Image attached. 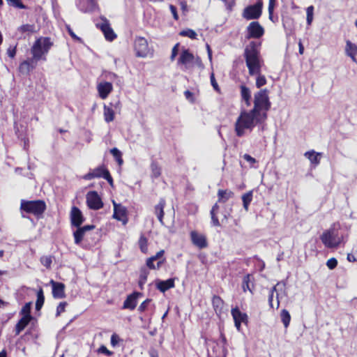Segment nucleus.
Instances as JSON below:
<instances>
[{"instance_id":"obj_1","label":"nucleus","mask_w":357,"mask_h":357,"mask_svg":"<svg viewBox=\"0 0 357 357\" xmlns=\"http://www.w3.org/2000/svg\"><path fill=\"white\" fill-rule=\"evenodd\" d=\"M268 91L261 89L255 93L254 107L250 110L242 111L235 123V132L238 137H243L245 130L252 131L256 123L264 121L267 118L266 112L270 109Z\"/></svg>"},{"instance_id":"obj_2","label":"nucleus","mask_w":357,"mask_h":357,"mask_svg":"<svg viewBox=\"0 0 357 357\" xmlns=\"http://www.w3.org/2000/svg\"><path fill=\"white\" fill-rule=\"evenodd\" d=\"M260 46L261 43L251 41L244 50L243 56L251 76L259 74L261 71Z\"/></svg>"},{"instance_id":"obj_3","label":"nucleus","mask_w":357,"mask_h":357,"mask_svg":"<svg viewBox=\"0 0 357 357\" xmlns=\"http://www.w3.org/2000/svg\"><path fill=\"white\" fill-rule=\"evenodd\" d=\"M177 66L181 67L183 70L192 69L194 66H197L200 70L204 68L201 58L199 56H194L189 49L183 47L177 60Z\"/></svg>"},{"instance_id":"obj_4","label":"nucleus","mask_w":357,"mask_h":357,"mask_svg":"<svg viewBox=\"0 0 357 357\" xmlns=\"http://www.w3.org/2000/svg\"><path fill=\"white\" fill-rule=\"evenodd\" d=\"M52 43L50 38H40L37 39L31 47V52L33 55L31 58L36 63L40 60H46L45 54H47Z\"/></svg>"},{"instance_id":"obj_5","label":"nucleus","mask_w":357,"mask_h":357,"mask_svg":"<svg viewBox=\"0 0 357 357\" xmlns=\"http://www.w3.org/2000/svg\"><path fill=\"white\" fill-rule=\"evenodd\" d=\"M20 208L35 215H41L46 209V204L43 200L26 201L22 200Z\"/></svg>"},{"instance_id":"obj_6","label":"nucleus","mask_w":357,"mask_h":357,"mask_svg":"<svg viewBox=\"0 0 357 357\" xmlns=\"http://www.w3.org/2000/svg\"><path fill=\"white\" fill-rule=\"evenodd\" d=\"M320 238L324 245L329 248H337L341 241L337 231L333 228L324 231Z\"/></svg>"},{"instance_id":"obj_7","label":"nucleus","mask_w":357,"mask_h":357,"mask_svg":"<svg viewBox=\"0 0 357 357\" xmlns=\"http://www.w3.org/2000/svg\"><path fill=\"white\" fill-rule=\"evenodd\" d=\"M262 8V0H257L255 4L250 5L244 8L242 15L248 20H257L261 15Z\"/></svg>"},{"instance_id":"obj_8","label":"nucleus","mask_w":357,"mask_h":357,"mask_svg":"<svg viewBox=\"0 0 357 357\" xmlns=\"http://www.w3.org/2000/svg\"><path fill=\"white\" fill-rule=\"evenodd\" d=\"M100 20V22L96 24V26L101 30L107 40H114L116 35L112 29L109 20L105 16H101Z\"/></svg>"},{"instance_id":"obj_9","label":"nucleus","mask_w":357,"mask_h":357,"mask_svg":"<svg viewBox=\"0 0 357 357\" xmlns=\"http://www.w3.org/2000/svg\"><path fill=\"white\" fill-rule=\"evenodd\" d=\"M246 31L245 38L247 39H258L264 34V29L257 21L250 22L246 29Z\"/></svg>"},{"instance_id":"obj_10","label":"nucleus","mask_w":357,"mask_h":357,"mask_svg":"<svg viewBox=\"0 0 357 357\" xmlns=\"http://www.w3.org/2000/svg\"><path fill=\"white\" fill-rule=\"evenodd\" d=\"M87 206L92 210H99L103 207L101 197L96 191H89L86 195Z\"/></svg>"},{"instance_id":"obj_11","label":"nucleus","mask_w":357,"mask_h":357,"mask_svg":"<svg viewBox=\"0 0 357 357\" xmlns=\"http://www.w3.org/2000/svg\"><path fill=\"white\" fill-rule=\"evenodd\" d=\"M134 49L138 57H146L149 52L147 40L143 37H137L135 39Z\"/></svg>"},{"instance_id":"obj_12","label":"nucleus","mask_w":357,"mask_h":357,"mask_svg":"<svg viewBox=\"0 0 357 357\" xmlns=\"http://www.w3.org/2000/svg\"><path fill=\"white\" fill-rule=\"evenodd\" d=\"M114 204V214L113 218L122 222L123 225L128 223V219L127 218V209L125 206L120 204H116L113 201Z\"/></svg>"},{"instance_id":"obj_13","label":"nucleus","mask_w":357,"mask_h":357,"mask_svg":"<svg viewBox=\"0 0 357 357\" xmlns=\"http://www.w3.org/2000/svg\"><path fill=\"white\" fill-rule=\"evenodd\" d=\"M76 6L83 13H91L98 8L97 0H78Z\"/></svg>"},{"instance_id":"obj_14","label":"nucleus","mask_w":357,"mask_h":357,"mask_svg":"<svg viewBox=\"0 0 357 357\" xmlns=\"http://www.w3.org/2000/svg\"><path fill=\"white\" fill-rule=\"evenodd\" d=\"M85 220L80 209L77 206H73L70 211V222L73 227H79Z\"/></svg>"},{"instance_id":"obj_15","label":"nucleus","mask_w":357,"mask_h":357,"mask_svg":"<svg viewBox=\"0 0 357 357\" xmlns=\"http://www.w3.org/2000/svg\"><path fill=\"white\" fill-rule=\"evenodd\" d=\"M190 238L192 244L199 249L205 248L208 245L206 236L196 231L190 232Z\"/></svg>"},{"instance_id":"obj_16","label":"nucleus","mask_w":357,"mask_h":357,"mask_svg":"<svg viewBox=\"0 0 357 357\" xmlns=\"http://www.w3.org/2000/svg\"><path fill=\"white\" fill-rule=\"evenodd\" d=\"M142 296V293L137 291L128 295L123 302V308L133 310L137 306L138 298Z\"/></svg>"},{"instance_id":"obj_17","label":"nucleus","mask_w":357,"mask_h":357,"mask_svg":"<svg viewBox=\"0 0 357 357\" xmlns=\"http://www.w3.org/2000/svg\"><path fill=\"white\" fill-rule=\"evenodd\" d=\"M112 84L109 82H100L97 86V90L101 99H106L112 91Z\"/></svg>"},{"instance_id":"obj_18","label":"nucleus","mask_w":357,"mask_h":357,"mask_svg":"<svg viewBox=\"0 0 357 357\" xmlns=\"http://www.w3.org/2000/svg\"><path fill=\"white\" fill-rule=\"evenodd\" d=\"M50 283L52 287V296L54 298H63L66 296L64 289L65 285L61 282L51 280Z\"/></svg>"},{"instance_id":"obj_19","label":"nucleus","mask_w":357,"mask_h":357,"mask_svg":"<svg viewBox=\"0 0 357 357\" xmlns=\"http://www.w3.org/2000/svg\"><path fill=\"white\" fill-rule=\"evenodd\" d=\"M107 169L103 166H99L93 169H90L89 173L83 176V178L86 181L93 179L95 178H102L105 174V172Z\"/></svg>"},{"instance_id":"obj_20","label":"nucleus","mask_w":357,"mask_h":357,"mask_svg":"<svg viewBox=\"0 0 357 357\" xmlns=\"http://www.w3.org/2000/svg\"><path fill=\"white\" fill-rule=\"evenodd\" d=\"M37 65V63L32 59L24 61L19 66V70L20 73L23 75H29V73L33 70Z\"/></svg>"},{"instance_id":"obj_21","label":"nucleus","mask_w":357,"mask_h":357,"mask_svg":"<svg viewBox=\"0 0 357 357\" xmlns=\"http://www.w3.org/2000/svg\"><path fill=\"white\" fill-rule=\"evenodd\" d=\"M156 288L161 292L165 293L166 291L174 287V279L169 278L166 280H158L155 282Z\"/></svg>"},{"instance_id":"obj_22","label":"nucleus","mask_w":357,"mask_h":357,"mask_svg":"<svg viewBox=\"0 0 357 357\" xmlns=\"http://www.w3.org/2000/svg\"><path fill=\"white\" fill-rule=\"evenodd\" d=\"M166 202L165 199L161 198L159 201V203L155 206L154 213L156 215L158 220L162 225H164L163 217H164V208L165 206Z\"/></svg>"},{"instance_id":"obj_23","label":"nucleus","mask_w":357,"mask_h":357,"mask_svg":"<svg viewBox=\"0 0 357 357\" xmlns=\"http://www.w3.org/2000/svg\"><path fill=\"white\" fill-rule=\"evenodd\" d=\"M345 53L354 62H356L357 45L356 44L351 43L350 40H347Z\"/></svg>"},{"instance_id":"obj_24","label":"nucleus","mask_w":357,"mask_h":357,"mask_svg":"<svg viewBox=\"0 0 357 357\" xmlns=\"http://www.w3.org/2000/svg\"><path fill=\"white\" fill-rule=\"evenodd\" d=\"M241 96L243 100L245 101L246 106L251 105V92L245 85H241Z\"/></svg>"},{"instance_id":"obj_25","label":"nucleus","mask_w":357,"mask_h":357,"mask_svg":"<svg viewBox=\"0 0 357 357\" xmlns=\"http://www.w3.org/2000/svg\"><path fill=\"white\" fill-rule=\"evenodd\" d=\"M31 319L32 318L22 316V318L18 321L15 326V335H19L29 324Z\"/></svg>"},{"instance_id":"obj_26","label":"nucleus","mask_w":357,"mask_h":357,"mask_svg":"<svg viewBox=\"0 0 357 357\" xmlns=\"http://www.w3.org/2000/svg\"><path fill=\"white\" fill-rule=\"evenodd\" d=\"M304 155L312 164L317 165L320 162V153H317L313 150L305 152Z\"/></svg>"},{"instance_id":"obj_27","label":"nucleus","mask_w":357,"mask_h":357,"mask_svg":"<svg viewBox=\"0 0 357 357\" xmlns=\"http://www.w3.org/2000/svg\"><path fill=\"white\" fill-rule=\"evenodd\" d=\"M231 313L234 318V320H238L239 321L241 322H245L247 321V314L245 313L241 312L238 307L231 309Z\"/></svg>"},{"instance_id":"obj_28","label":"nucleus","mask_w":357,"mask_h":357,"mask_svg":"<svg viewBox=\"0 0 357 357\" xmlns=\"http://www.w3.org/2000/svg\"><path fill=\"white\" fill-rule=\"evenodd\" d=\"M218 202H225L234 196V192L228 190H219L218 192Z\"/></svg>"},{"instance_id":"obj_29","label":"nucleus","mask_w":357,"mask_h":357,"mask_svg":"<svg viewBox=\"0 0 357 357\" xmlns=\"http://www.w3.org/2000/svg\"><path fill=\"white\" fill-rule=\"evenodd\" d=\"M149 272L145 268L140 270L139 279L138 282L139 287L141 289H144V285L146 282Z\"/></svg>"},{"instance_id":"obj_30","label":"nucleus","mask_w":357,"mask_h":357,"mask_svg":"<svg viewBox=\"0 0 357 357\" xmlns=\"http://www.w3.org/2000/svg\"><path fill=\"white\" fill-rule=\"evenodd\" d=\"M45 302V296L43 294V290L42 288H40L39 290L37 291V300L36 302V310H40Z\"/></svg>"},{"instance_id":"obj_31","label":"nucleus","mask_w":357,"mask_h":357,"mask_svg":"<svg viewBox=\"0 0 357 357\" xmlns=\"http://www.w3.org/2000/svg\"><path fill=\"white\" fill-rule=\"evenodd\" d=\"M104 118L105 121L107 123H109L114 119V110L106 105H104Z\"/></svg>"},{"instance_id":"obj_32","label":"nucleus","mask_w":357,"mask_h":357,"mask_svg":"<svg viewBox=\"0 0 357 357\" xmlns=\"http://www.w3.org/2000/svg\"><path fill=\"white\" fill-rule=\"evenodd\" d=\"M285 287V282H279L276 284V285H275L271 289V291H270V294H273L276 291L278 292V291H282V289ZM276 298H277V304H276V309H278L280 306V301H279V294L278 293H277V295H276Z\"/></svg>"},{"instance_id":"obj_33","label":"nucleus","mask_w":357,"mask_h":357,"mask_svg":"<svg viewBox=\"0 0 357 357\" xmlns=\"http://www.w3.org/2000/svg\"><path fill=\"white\" fill-rule=\"evenodd\" d=\"M252 200V191H248V192L245 193L242 196V201H243V208L245 209V211L248 210L249 205L250 202Z\"/></svg>"},{"instance_id":"obj_34","label":"nucleus","mask_w":357,"mask_h":357,"mask_svg":"<svg viewBox=\"0 0 357 357\" xmlns=\"http://www.w3.org/2000/svg\"><path fill=\"white\" fill-rule=\"evenodd\" d=\"M77 229L73 232V236L75 239V243L79 245L83 239L85 233L82 230L80 226L76 227Z\"/></svg>"},{"instance_id":"obj_35","label":"nucleus","mask_w":357,"mask_h":357,"mask_svg":"<svg viewBox=\"0 0 357 357\" xmlns=\"http://www.w3.org/2000/svg\"><path fill=\"white\" fill-rule=\"evenodd\" d=\"M280 318L284 326L287 328L291 321V315L289 312L287 310L283 309L280 313Z\"/></svg>"},{"instance_id":"obj_36","label":"nucleus","mask_w":357,"mask_h":357,"mask_svg":"<svg viewBox=\"0 0 357 357\" xmlns=\"http://www.w3.org/2000/svg\"><path fill=\"white\" fill-rule=\"evenodd\" d=\"M110 153L114 156L119 165L121 166L123 163L121 152L117 148H113L110 150Z\"/></svg>"},{"instance_id":"obj_37","label":"nucleus","mask_w":357,"mask_h":357,"mask_svg":"<svg viewBox=\"0 0 357 357\" xmlns=\"http://www.w3.org/2000/svg\"><path fill=\"white\" fill-rule=\"evenodd\" d=\"M31 306H32L31 302L26 303L22 308V310L20 311V314L22 317L33 318L32 316L31 315Z\"/></svg>"},{"instance_id":"obj_38","label":"nucleus","mask_w":357,"mask_h":357,"mask_svg":"<svg viewBox=\"0 0 357 357\" xmlns=\"http://www.w3.org/2000/svg\"><path fill=\"white\" fill-rule=\"evenodd\" d=\"M251 280H252V276L250 274H248L243 277L242 288L244 291H246L247 290H248L251 293H252V289L250 287V283L251 282Z\"/></svg>"},{"instance_id":"obj_39","label":"nucleus","mask_w":357,"mask_h":357,"mask_svg":"<svg viewBox=\"0 0 357 357\" xmlns=\"http://www.w3.org/2000/svg\"><path fill=\"white\" fill-rule=\"evenodd\" d=\"M180 35L181 36L188 37L191 39H196L197 36V33L194 30L190 29H187L181 31L180 32Z\"/></svg>"},{"instance_id":"obj_40","label":"nucleus","mask_w":357,"mask_h":357,"mask_svg":"<svg viewBox=\"0 0 357 357\" xmlns=\"http://www.w3.org/2000/svg\"><path fill=\"white\" fill-rule=\"evenodd\" d=\"M151 168L152 172V176H153L154 178H158L160 176L161 169L156 162H153L151 163Z\"/></svg>"},{"instance_id":"obj_41","label":"nucleus","mask_w":357,"mask_h":357,"mask_svg":"<svg viewBox=\"0 0 357 357\" xmlns=\"http://www.w3.org/2000/svg\"><path fill=\"white\" fill-rule=\"evenodd\" d=\"M40 263L45 266L47 268H50L51 267V264L52 263V257L50 255L48 256H43L40 257Z\"/></svg>"},{"instance_id":"obj_42","label":"nucleus","mask_w":357,"mask_h":357,"mask_svg":"<svg viewBox=\"0 0 357 357\" xmlns=\"http://www.w3.org/2000/svg\"><path fill=\"white\" fill-rule=\"evenodd\" d=\"M164 250H160L154 256H152L151 258H153V261L158 260L157 262V268H159L162 264L163 263V260H160V259L164 255Z\"/></svg>"},{"instance_id":"obj_43","label":"nucleus","mask_w":357,"mask_h":357,"mask_svg":"<svg viewBox=\"0 0 357 357\" xmlns=\"http://www.w3.org/2000/svg\"><path fill=\"white\" fill-rule=\"evenodd\" d=\"M35 26L32 24H23L19 27V31L22 33H33L34 31Z\"/></svg>"},{"instance_id":"obj_44","label":"nucleus","mask_w":357,"mask_h":357,"mask_svg":"<svg viewBox=\"0 0 357 357\" xmlns=\"http://www.w3.org/2000/svg\"><path fill=\"white\" fill-rule=\"evenodd\" d=\"M8 3L17 8L24 9L26 6L21 2L20 0H6Z\"/></svg>"},{"instance_id":"obj_45","label":"nucleus","mask_w":357,"mask_h":357,"mask_svg":"<svg viewBox=\"0 0 357 357\" xmlns=\"http://www.w3.org/2000/svg\"><path fill=\"white\" fill-rule=\"evenodd\" d=\"M313 11H314V7L312 6H310L307 8L306 13H307V23L308 25H310L312 24V22L313 20Z\"/></svg>"},{"instance_id":"obj_46","label":"nucleus","mask_w":357,"mask_h":357,"mask_svg":"<svg viewBox=\"0 0 357 357\" xmlns=\"http://www.w3.org/2000/svg\"><path fill=\"white\" fill-rule=\"evenodd\" d=\"M257 75H258V76L256 79V86L257 88H261L262 86H264L266 84V79L265 76L261 75L259 73Z\"/></svg>"},{"instance_id":"obj_47","label":"nucleus","mask_w":357,"mask_h":357,"mask_svg":"<svg viewBox=\"0 0 357 357\" xmlns=\"http://www.w3.org/2000/svg\"><path fill=\"white\" fill-rule=\"evenodd\" d=\"M151 302V299H149V298L146 299L139 306L138 311L140 312H144L147 309V307Z\"/></svg>"},{"instance_id":"obj_48","label":"nucleus","mask_w":357,"mask_h":357,"mask_svg":"<svg viewBox=\"0 0 357 357\" xmlns=\"http://www.w3.org/2000/svg\"><path fill=\"white\" fill-rule=\"evenodd\" d=\"M337 260L334 257L329 259L326 262L327 267L331 270L334 269L337 266Z\"/></svg>"},{"instance_id":"obj_49","label":"nucleus","mask_w":357,"mask_h":357,"mask_svg":"<svg viewBox=\"0 0 357 357\" xmlns=\"http://www.w3.org/2000/svg\"><path fill=\"white\" fill-rule=\"evenodd\" d=\"M180 44L178 43H176L172 50V54L170 56V60L174 61L178 54V50H179Z\"/></svg>"},{"instance_id":"obj_50","label":"nucleus","mask_w":357,"mask_h":357,"mask_svg":"<svg viewBox=\"0 0 357 357\" xmlns=\"http://www.w3.org/2000/svg\"><path fill=\"white\" fill-rule=\"evenodd\" d=\"M66 305H67L66 302H61L59 304V305L57 306V308H56V317H59L61 312L65 311V308H66Z\"/></svg>"},{"instance_id":"obj_51","label":"nucleus","mask_w":357,"mask_h":357,"mask_svg":"<svg viewBox=\"0 0 357 357\" xmlns=\"http://www.w3.org/2000/svg\"><path fill=\"white\" fill-rule=\"evenodd\" d=\"M210 79H211V85L213 87L214 90L218 91V92H219L220 91V88L218 86V83H217V82L215 80L214 74L213 73L211 74Z\"/></svg>"},{"instance_id":"obj_52","label":"nucleus","mask_w":357,"mask_h":357,"mask_svg":"<svg viewBox=\"0 0 357 357\" xmlns=\"http://www.w3.org/2000/svg\"><path fill=\"white\" fill-rule=\"evenodd\" d=\"M98 352L105 354L107 356H110L113 354L111 351L108 350L107 348L104 345L100 347V348L98 349Z\"/></svg>"},{"instance_id":"obj_53","label":"nucleus","mask_w":357,"mask_h":357,"mask_svg":"<svg viewBox=\"0 0 357 357\" xmlns=\"http://www.w3.org/2000/svg\"><path fill=\"white\" fill-rule=\"evenodd\" d=\"M210 214H211V218L212 225L215 226V227H220V223L219 220L216 215L217 213H210Z\"/></svg>"},{"instance_id":"obj_54","label":"nucleus","mask_w":357,"mask_h":357,"mask_svg":"<svg viewBox=\"0 0 357 357\" xmlns=\"http://www.w3.org/2000/svg\"><path fill=\"white\" fill-rule=\"evenodd\" d=\"M103 178L107 181L109 184L112 187L113 186V178L110 175L109 172L107 170V172H105V174L103 175Z\"/></svg>"},{"instance_id":"obj_55","label":"nucleus","mask_w":357,"mask_h":357,"mask_svg":"<svg viewBox=\"0 0 357 357\" xmlns=\"http://www.w3.org/2000/svg\"><path fill=\"white\" fill-rule=\"evenodd\" d=\"M212 303L214 307H218L222 303V301L220 296H214L212 299Z\"/></svg>"},{"instance_id":"obj_56","label":"nucleus","mask_w":357,"mask_h":357,"mask_svg":"<svg viewBox=\"0 0 357 357\" xmlns=\"http://www.w3.org/2000/svg\"><path fill=\"white\" fill-rule=\"evenodd\" d=\"M243 157L247 162H250L252 165L257 162L256 159L250 155L249 154L245 153L243 155Z\"/></svg>"},{"instance_id":"obj_57","label":"nucleus","mask_w":357,"mask_h":357,"mask_svg":"<svg viewBox=\"0 0 357 357\" xmlns=\"http://www.w3.org/2000/svg\"><path fill=\"white\" fill-rule=\"evenodd\" d=\"M169 9H170V11H171L172 14L173 15L174 18L176 20H177L178 19V13H177V9H176V6H174L173 5H170L169 6Z\"/></svg>"},{"instance_id":"obj_58","label":"nucleus","mask_w":357,"mask_h":357,"mask_svg":"<svg viewBox=\"0 0 357 357\" xmlns=\"http://www.w3.org/2000/svg\"><path fill=\"white\" fill-rule=\"evenodd\" d=\"M119 341V338L116 334L112 335L110 342H111V344L113 347H115L118 344Z\"/></svg>"},{"instance_id":"obj_59","label":"nucleus","mask_w":357,"mask_h":357,"mask_svg":"<svg viewBox=\"0 0 357 357\" xmlns=\"http://www.w3.org/2000/svg\"><path fill=\"white\" fill-rule=\"evenodd\" d=\"M7 54L10 58H13L16 54V48L10 47L7 50Z\"/></svg>"},{"instance_id":"obj_60","label":"nucleus","mask_w":357,"mask_h":357,"mask_svg":"<svg viewBox=\"0 0 357 357\" xmlns=\"http://www.w3.org/2000/svg\"><path fill=\"white\" fill-rule=\"evenodd\" d=\"M155 261L153 260V258H149L146 260V266L151 268V269H155L157 267H155L154 262Z\"/></svg>"},{"instance_id":"obj_61","label":"nucleus","mask_w":357,"mask_h":357,"mask_svg":"<svg viewBox=\"0 0 357 357\" xmlns=\"http://www.w3.org/2000/svg\"><path fill=\"white\" fill-rule=\"evenodd\" d=\"M80 228L82 229V230L84 233H86L88 231H91V230L95 228V225H84L83 227H82L80 225Z\"/></svg>"},{"instance_id":"obj_62","label":"nucleus","mask_w":357,"mask_h":357,"mask_svg":"<svg viewBox=\"0 0 357 357\" xmlns=\"http://www.w3.org/2000/svg\"><path fill=\"white\" fill-rule=\"evenodd\" d=\"M275 3L276 0H269L268 10L271 12L273 11L275 6Z\"/></svg>"},{"instance_id":"obj_63","label":"nucleus","mask_w":357,"mask_h":357,"mask_svg":"<svg viewBox=\"0 0 357 357\" xmlns=\"http://www.w3.org/2000/svg\"><path fill=\"white\" fill-rule=\"evenodd\" d=\"M146 244V238L144 236H142L139 239V245L142 251H144V245Z\"/></svg>"},{"instance_id":"obj_64","label":"nucleus","mask_w":357,"mask_h":357,"mask_svg":"<svg viewBox=\"0 0 357 357\" xmlns=\"http://www.w3.org/2000/svg\"><path fill=\"white\" fill-rule=\"evenodd\" d=\"M218 210H219V206H218V204L216 203V204H215L213 206V207H212V208H211V210L210 213H218Z\"/></svg>"}]
</instances>
